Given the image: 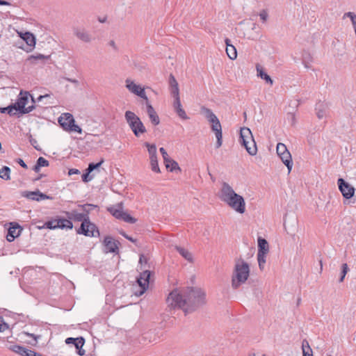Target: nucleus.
<instances>
[{"instance_id": "21", "label": "nucleus", "mask_w": 356, "mask_h": 356, "mask_svg": "<svg viewBox=\"0 0 356 356\" xmlns=\"http://www.w3.org/2000/svg\"><path fill=\"white\" fill-rule=\"evenodd\" d=\"M146 102L147 113L152 124L156 126L160 123L159 117L153 106L148 102V100Z\"/></svg>"}, {"instance_id": "28", "label": "nucleus", "mask_w": 356, "mask_h": 356, "mask_svg": "<svg viewBox=\"0 0 356 356\" xmlns=\"http://www.w3.org/2000/svg\"><path fill=\"white\" fill-rule=\"evenodd\" d=\"M9 349L10 350H12L13 352L17 353L18 355H19L21 356H26L27 353L29 351V349H27L26 348H25L24 346L17 345V344L11 345L9 347Z\"/></svg>"}, {"instance_id": "24", "label": "nucleus", "mask_w": 356, "mask_h": 356, "mask_svg": "<svg viewBox=\"0 0 356 356\" xmlns=\"http://www.w3.org/2000/svg\"><path fill=\"white\" fill-rule=\"evenodd\" d=\"M225 42L226 44V53L227 56L231 60H234L237 57V51L236 47L231 44V40L229 38H226L225 40Z\"/></svg>"}, {"instance_id": "5", "label": "nucleus", "mask_w": 356, "mask_h": 356, "mask_svg": "<svg viewBox=\"0 0 356 356\" xmlns=\"http://www.w3.org/2000/svg\"><path fill=\"white\" fill-rule=\"evenodd\" d=\"M201 113L211 124V130L215 133L217 139L216 148L218 149L220 147L222 143V127L218 118L210 108H208L205 106L201 107Z\"/></svg>"}, {"instance_id": "58", "label": "nucleus", "mask_w": 356, "mask_h": 356, "mask_svg": "<svg viewBox=\"0 0 356 356\" xmlns=\"http://www.w3.org/2000/svg\"><path fill=\"white\" fill-rule=\"evenodd\" d=\"M80 173V171L78 169L72 168L69 170L68 175H78Z\"/></svg>"}, {"instance_id": "48", "label": "nucleus", "mask_w": 356, "mask_h": 356, "mask_svg": "<svg viewBox=\"0 0 356 356\" xmlns=\"http://www.w3.org/2000/svg\"><path fill=\"white\" fill-rule=\"evenodd\" d=\"M302 62L306 63H312V56L311 54L307 51H304L302 54Z\"/></svg>"}, {"instance_id": "53", "label": "nucleus", "mask_w": 356, "mask_h": 356, "mask_svg": "<svg viewBox=\"0 0 356 356\" xmlns=\"http://www.w3.org/2000/svg\"><path fill=\"white\" fill-rule=\"evenodd\" d=\"M29 142L31 144V145L37 150H40V148L38 146V141L36 139L33 138L32 136L31 135L29 136Z\"/></svg>"}, {"instance_id": "11", "label": "nucleus", "mask_w": 356, "mask_h": 356, "mask_svg": "<svg viewBox=\"0 0 356 356\" xmlns=\"http://www.w3.org/2000/svg\"><path fill=\"white\" fill-rule=\"evenodd\" d=\"M77 234L90 237L99 236V232L97 226L90 221L89 218L87 221L81 223L80 227L77 230Z\"/></svg>"}, {"instance_id": "49", "label": "nucleus", "mask_w": 356, "mask_h": 356, "mask_svg": "<svg viewBox=\"0 0 356 356\" xmlns=\"http://www.w3.org/2000/svg\"><path fill=\"white\" fill-rule=\"evenodd\" d=\"M305 351H312V349L311 348L309 342L307 339H304L302 342V352Z\"/></svg>"}, {"instance_id": "10", "label": "nucleus", "mask_w": 356, "mask_h": 356, "mask_svg": "<svg viewBox=\"0 0 356 356\" xmlns=\"http://www.w3.org/2000/svg\"><path fill=\"white\" fill-rule=\"evenodd\" d=\"M276 150L277 156L280 158L283 163L286 166L288 172L289 173L291 171L293 167V161L291 153L287 149L286 146L282 143H279L277 145Z\"/></svg>"}, {"instance_id": "43", "label": "nucleus", "mask_w": 356, "mask_h": 356, "mask_svg": "<svg viewBox=\"0 0 356 356\" xmlns=\"http://www.w3.org/2000/svg\"><path fill=\"white\" fill-rule=\"evenodd\" d=\"M57 219H54L52 220L47 221L44 223V227L49 229H57Z\"/></svg>"}, {"instance_id": "35", "label": "nucleus", "mask_w": 356, "mask_h": 356, "mask_svg": "<svg viewBox=\"0 0 356 356\" xmlns=\"http://www.w3.org/2000/svg\"><path fill=\"white\" fill-rule=\"evenodd\" d=\"M145 146L147 147L149 153V158L157 156L156 146L154 144H149V143H145Z\"/></svg>"}, {"instance_id": "26", "label": "nucleus", "mask_w": 356, "mask_h": 356, "mask_svg": "<svg viewBox=\"0 0 356 356\" xmlns=\"http://www.w3.org/2000/svg\"><path fill=\"white\" fill-rule=\"evenodd\" d=\"M57 229H71L73 227V224L70 219L65 218H58L57 219Z\"/></svg>"}, {"instance_id": "54", "label": "nucleus", "mask_w": 356, "mask_h": 356, "mask_svg": "<svg viewBox=\"0 0 356 356\" xmlns=\"http://www.w3.org/2000/svg\"><path fill=\"white\" fill-rule=\"evenodd\" d=\"M169 85H170V87H174V86H178V83H177V80L175 79V76L172 74L170 75V77H169Z\"/></svg>"}, {"instance_id": "52", "label": "nucleus", "mask_w": 356, "mask_h": 356, "mask_svg": "<svg viewBox=\"0 0 356 356\" xmlns=\"http://www.w3.org/2000/svg\"><path fill=\"white\" fill-rule=\"evenodd\" d=\"M8 328V325L4 322L3 318L0 316V332H3Z\"/></svg>"}, {"instance_id": "32", "label": "nucleus", "mask_w": 356, "mask_h": 356, "mask_svg": "<svg viewBox=\"0 0 356 356\" xmlns=\"http://www.w3.org/2000/svg\"><path fill=\"white\" fill-rule=\"evenodd\" d=\"M256 68L258 73L257 75L261 79H264L267 83H269L270 85L273 84V79L268 74H267L266 72L263 71L262 68L259 66V65H257Z\"/></svg>"}, {"instance_id": "50", "label": "nucleus", "mask_w": 356, "mask_h": 356, "mask_svg": "<svg viewBox=\"0 0 356 356\" xmlns=\"http://www.w3.org/2000/svg\"><path fill=\"white\" fill-rule=\"evenodd\" d=\"M49 58V56H44L41 54H37L35 55H32L30 56V59H35V60H45L48 59Z\"/></svg>"}, {"instance_id": "45", "label": "nucleus", "mask_w": 356, "mask_h": 356, "mask_svg": "<svg viewBox=\"0 0 356 356\" xmlns=\"http://www.w3.org/2000/svg\"><path fill=\"white\" fill-rule=\"evenodd\" d=\"M90 172H88V170L86 169V172L81 176L83 181L88 182L93 179V176L90 175Z\"/></svg>"}, {"instance_id": "20", "label": "nucleus", "mask_w": 356, "mask_h": 356, "mask_svg": "<svg viewBox=\"0 0 356 356\" xmlns=\"http://www.w3.org/2000/svg\"><path fill=\"white\" fill-rule=\"evenodd\" d=\"M21 38L26 42L28 48L26 51H31L35 45V38L34 35L30 32H26L20 34Z\"/></svg>"}, {"instance_id": "3", "label": "nucleus", "mask_w": 356, "mask_h": 356, "mask_svg": "<svg viewBox=\"0 0 356 356\" xmlns=\"http://www.w3.org/2000/svg\"><path fill=\"white\" fill-rule=\"evenodd\" d=\"M250 275V267L247 262L243 259H238L234 266L232 276V287L237 289L244 284Z\"/></svg>"}, {"instance_id": "46", "label": "nucleus", "mask_w": 356, "mask_h": 356, "mask_svg": "<svg viewBox=\"0 0 356 356\" xmlns=\"http://www.w3.org/2000/svg\"><path fill=\"white\" fill-rule=\"evenodd\" d=\"M170 93L172 95L173 98H180L179 97V86L170 87Z\"/></svg>"}, {"instance_id": "64", "label": "nucleus", "mask_w": 356, "mask_h": 356, "mask_svg": "<svg viewBox=\"0 0 356 356\" xmlns=\"http://www.w3.org/2000/svg\"><path fill=\"white\" fill-rule=\"evenodd\" d=\"M49 97L48 95H40L38 97V101L40 102L41 101L42 99L44 98H46V97Z\"/></svg>"}, {"instance_id": "31", "label": "nucleus", "mask_w": 356, "mask_h": 356, "mask_svg": "<svg viewBox=\"0 0 356 356\" xmlns=\"http://www.w3.org/2000/svg\"><path fill=\"white\" fill-rule=\"evenodd\" d=\"M327 106L322 102H319L316 105V115L318 119H322L326 116Z\"/></svg>"}, {"instance_id": "33", "label": "nucleus", "mask_w": 356, "mask_h": 356, "mask_svg": "<svg viewBox=\"0 0 356 356\" xmlns=\"http://www.w3.org/2000/svg\"><path fill=\"white\" fill-rule=\"evenodd\" d=\"M0 111L1 113H8L10 116L15 115L18 112L14 104L7 107L1 108Z\"/></svg>"}, {"instance_id": "40", "label": "nucleus", "mask_w": 356, "mask_h": 356, "mask_svg": "<svg viewBox=\"0 0 356 356\" xmlns=\"http://www.w3.org/2000/svg\"><path fill=\"white\" fill-rule=\"evenodd\" d=\"M120 220H124L126 222L134 224L136 222V219L131 216L129 213L124 212L122 217Z\"/></svg>"}, {"instance_id": "63", "label": "nucleus", "mask_w": 356, "mask_h": 356, "mask_svg": "<svg viewBox=\"0 0 356 356\" xmlns=\"http://www.w3.org/2000/svg\"><path fill=\"white\" fill-rule=\"evenodd\" d=\"M109 45H110L111 47H113V49H117V47H116V45H115V42L113 40H111V41L109 42Z\"/></svg>"}, {"instance_id": "22", "label": "nucleus", "mask_w": 356, "mask_h": 356, "mask_svg": "<svg viewBox=\"0 0 356 356\" xmlns=\"http://www.w3.org/2000/svg\"><path fill=\"white\" fill-rule=\"evenodd\" d=\"M108 211L112 214L115 218L120 220L124 213L122 203H118L115 205H113L108 208Z\"/></svg>"}, {"instance_id": "57", "label": "nucleus", "mask_w": 356, "mask_h": 356, "mask_svg": "<svg viewBox=\"0 0 356 356\" xmlns=\"http://www.w3.org/2000/svg\"><path fill=\"white\" fill-rule=\"evenodd\" d=\"M16 161L23 168H24V169H27L28 168L27 165L25 163V162L22 159L19 158V159H17Z\"/></svg>"}, {"instance_id": "13", "label": "nucleus", "mask_w": 356, "mask_h": 356, "mask_svg": "<svg viewBox=\"0 0 356 356\" xmlns=\"http://www.w3.org/2000/svg\"><path fill=\"white\" fill-rule=\"evenodd\" d=\"M337 184L339 189L343 197L346 199H350L354 195L355 188L346 181L343 178L338 179Z\"/></svg>"}, {"instance_id": "27", "label": "nucleus", "mask_w": 356, "mask_h": 356, "mask_svg": "<svg viewBox=\"0 0 356 356\" xmlns=\"http://www.w3.org/2000/svg\"><path fill=\"white\" fill-rule=\"evenodd\" d=\"M175 248L186 260L189 262L193 261V255L188 250L177 245Z\"/></svg>"}, {"instance_id": "14", "label": "nucleus", "mask_w": 356, "mask_h": 356, "mask_svg": "<svg viewBox=\"0 0 356 356\" xmlns=\"http://www.w3.org/2000/svg\"><path fill=\"white\" fill-rule=\"evenodd\" d=\"M22 196L31 200L40 202L44 200H51L52 197L47 195L44 193H42L39 190H36L35 191H23L22 193Z\"/></svg>"}, {"instance_id": "18", "label": "nucleus", "mask_w": 356, "mask_h": 356, "mask_svg": "<svg viewBox=\"0 0 356 356\" xmlns=\"http://www.w3.org/2000/svg\"><path fill=\"white\" fill-rule=\"evenodd\" d=\"M22 227L17 222H10V226L8 228L6 239L9 242H12L15 238L20 235Z\"/></svg>"}, {"instance_id": "39", "label": "nucleus", "mask_w": 356, "mask_h": 356, "mask_svg": "<svg viewBox=\"0 0 356 356\" xmlns=\"http://www.w3.org/2000/svg\"><path fill=\"white\" fill-rule=\"evenodd\" d=\"M79 207H81L82 209V210L84 212V214H87L88 216L90 211L95 208H97V206L92 204H85L83 205H79Z\"/></svg>"}, {"instance_id": "44", "label": "nucleus", "mask_w": 356, "mask_h": 356, "mask_svg": "<svg viewBox=\"0 0 356 356\" xmlns=\"http://www.w3.org/2000/svg\"><path fill=\"white\" fill-rule=\"evenodd\" d=\"M348 270V266L347 264H343L341 266V277L339 278V282H342L345 278V276Z\"/></svg>"}, {"instance_id": "36", "label": "nucleus", "mask_w": 356, "mask_h": 356, "mask_svg": "<svg viewBox=\"0 0 356 356\" xmlns=\"http://www.w3.org/2000/svg\"><path fill=\"white\" fill-rule=\"evenodd\" d=\"M348 17L350 18L352 25L356 33V14L353 12H347L344 13L343 18Z\"/></svg>"}, {"instance_id": "55", "label": "nucleus", "mask_w": 356, "mask_h": 356, "mask_svg": "<svg viewBox=\"0 0 356 356\" xmlns=\"http://www.w3.org/2000/svg\"><path fill=\"white\" fill-rule=\"evenodd\" d=\"M159 151L161 152V154H162V156H163V161L165 162L167 159H168L170 158V156H168L167 152L165 151V149L163 148V147H161L159 149Z\"/></svg>"}, {"instance_id": "47", "label": "nucleus", "mask_w": 356, "mask_h": 356, "mask_svg": "<svg viewBox=\"0 0 356 356\" xmlns=\"http://www.w3.org/2000/svg\"><path fill=\"white\" fill-rule=\"evenodd\" d=\"M176 113L178 115V116L181 118L182 120H187L188 119V115H186L185 111L183 109V108H180L178 110H177Z\"/></svg>"}, {"instance_id": "12", "label": "nucleus", "mask_w": 356, "mask_h": 356, "mask_svg": "<svg viewBox=\"0 0 356 356\" xmlns=\"http://www.w3.org/2000/svg\"><path fill=\"white\" fill-rule=\"evenodd\" d=\"M150 271L145 270L141 273L137 278V283L140 287V290L135 293L136 296H142L147 289L149 283Z\"/></svg>"}, {"instance_id": "4", "label": "nucleus", "mask_w": 356, "mask_h": 356, "mask_svg": "<svg viewBox=\"0 0 356 356\" xmlns=\"http://www.w3.org/2000/svg\"><path fill=\"white\" fill-rule=\"evenodd\" d=\"M201 113L211 124V130L215 133L217 139L216 148L218 149L220 147L222 143V127L218 118L210 108H208L205 106L201 107Z\"/></svg>"}, {"instance_id": "59", "label": "nucleus", "mask_w": 356, "mask_h": 356, "mask_svg": "<svg viewBox=\"0 0 356 356\" xmlns=\"http://www.w3.org/2000/svg\"><path fill=\"white\" fill-rule=\"evenodd\" d=\"M121 234L125 238H127V240L133 242V243H135L136 242V239L133 238L131 236H128L127 234H125L124 232H122Z\"/></svg>"}, {"instance_id": "9", "label": "nucleus", "mask_w": 356, "mask_h": 356, "mask_svg": "<svg viewBox=\"0 0 356 356\" xmlns=\"http://www.w3.org/2000/svg\"><path fill=\"white\" fill-rule=\"evenodd\" d=\"M29 95H30V94L28 92H20L19 95H18L16 102L14 104V105L15 106L18 112L21 114L29 113L31 111H32L35 108L34 104H32L31 106L26 107V105L27 104V103L29 102ZM32 102H33V104L35 103V100L33 97H32Z\"/></svg>"}, {"instance_id": "38", "label": "nucleus", "mask_w": 356, "mask_h": 356, "mask_svg": "<svg viewBox=\"0 0 356 356\" xmlns=\"http://www.w3.org/2000/svg\"><path fill=\"white\" fill-rule=\"evenodd\" d=\"M266 253H257V261L259 264V267L260 270H263L264 268V265L266 264Z\"/></svg>"}, {"instance_id": "1", "label": "nucleus", "mask_w": 356, "mask_h": 356, "mask_svg": "<svg viewBox=\"0 0 356 356\" xmlns=\"http://www.w3.org/2000/svg\"><path fill=\"white\" fill-rule=\"evenodd\" d=\"M167 302L172 308L181 309L185 313H189L206 303V294L200 288L176 289L169 293Z\"/></svg>"}, {"instance_id": "62", "label": "nucleus", "mask_w": 356, "mask_h": 356, "mask_svg": "<svg viewBox=\"0 0 356 356\" xmlns=\"http://www.w3.org/2000/svg\"><path fill=\"white\" fill-rule=\"evenodd\" d=\"M107 20V17L105 16V17H98V21L100 22V23H105Z\"/></svg>"}, {"instance_id": "56", "label": "nucleus", "mask_w": 356, "mask_h": 356, "mask_svg": "<svg viewBox=\"0 0 356 356\" xmlns=\"http://www.w3.org/2000/svg\"><path fill=\"white\" fill-rule=\"evenodd\" d=\"M259 17H260V19L263 21V22H266L267 18H268V13L266 10H262L260 13H259Z\"/></svg>"}, {"instance_id": "60", "label": "nucleus", "mask_w": 356, "mask_h": 356, "mask_svg": "<svg viewBox=\"0 0 356 356\" xmlns=\"http://www.w3.org/2000/svg\"><path fill=\"white\" fill-rule=\"evenodd\" d=\"M10 3L7 1H4V0H0V6H10Z\"/></svg>"}, {"instance_id": "23", "label": "nucleus", "mask_w": 356, "mask_h": 356, "mask_svg": "<svg viewBox=\"0 0 356 356\" xmlns=\"http://www.w3.org/2000/svg\"><path fill=\"white\" fill-rule=\"evenodd\" d=\"M104 243L106 249V252L115 253L118 250V245L117 243L113 240L111 236H106L104 240Z\"/></svg>"}, {"instance_id": "34", "label": "nucleus", "mask_w": 356, "mask_h": 356, "mask_svg": "<svg viewBox=\"0 0 356 356\" xmlns=\"http://www.w3.org/2000/svg\"><path fill=\"white\" fill-rule=\"evenodd\" d=\"M0 178L8 181L10 179V168L8 166H3L0 169Z\"/></svg>"}, {"instance_id": "61", "label": "nucleus", "mask_w": 356, "mask_h": 356, "mask_svg": "<svg viewBox=\"0 0 356 356\" xmlns=\"http://www.w3.org/2000/svg\"><path fill=\"white\" fill-rule=\"evenodd\" d=\"M303 356H313L312 351H305L302 352Z\"/></svg>"}, {"instance_id": "19", "label": "nucleus", "mask_w": 356, "mask_h": 356, "mask_svg": "<svg viewBox=\"0 0 356 356\" xmlns=\"http://www.w3.org/2000/svg\"><path fill=\"white\" fill-rule=\"evenodd\" d=\"M65 216L70 220H73L77 222H85L88 220L89 216L87 214H84L83 213H79L76 210H72V211H65Z\"/></svg>"}, {"instance_id": "2", "label": "nucleus", "mask_w": 356, "mask_h": 356, "mask_svg": "<svg viewBox=\"0 0 356 356\" xmlns=\"http://www.w3.org/2000/svg\"><path fill=\"white\" fill-rule=\"evenodd\" d=\"M218 197L221 201L227 204L235 211L241 214L245 213V202L244 198L237 194L227 182H222Z\"/></svg>"}, {"instance_id": "25", "label": "nucleus", "mask_w": 356, "mask_h": 356, "mask_svg": "<svg viewBox=\"0 0 356 356\" xmlns=\"http://www.w3.org/2000/svg\"><path fill=\"white\" fill-rule=\"evenodd\" d=\"M258 242V252L257 253H266L268 254L269 252L268 243L265 238L259 237L257 239Z\"/></svg>"}, {"instance_id": "15", "label": "nucleus", "mask_w": 356, "mask_h": 356, "mask_svg": "<svg viewBox=\"0 0 356 356\" xmlns=\"http://www.w3.org/2000/svg\"><path fill=\"white\" fill-rule=\"evenodd\" d=\"M126 87L132 93L139 96L146 101L148 100L144 88H142L140 86L136 85L133 81L129 79L126 80Z\"/></svg>"}, {"instance_id": "42", "label": "nucleus", "mask_w": 356, "mask_h": 356, "mask_svg": "<svg viewBox=\"0 0 356 356\" xmlns=\"http://www.w3.org/2000/svg\"><path fill=\"white\" fill-rule=\"evenodd\" d=\"M104 159H101V161L97 163H89L88 165V172H92L94 170H96V169H98L101 165L104 163Z\"/></svg>"}, {"instance_id": "16", "label": "nucleus", "mask_w": 356, "mask_h": 356, "mask_svg": "<svg viewBox=\"0 0 356 356\" xmlns=\"http://www.w3.org/2000/svg\"><path fill=\"white\" fill-rule=\"evenodd\" d=\"M65 343L67 344H73L75 346L77 350V353L79 355L82 356L85 355L86 351L85 350L83 349V346L84 345L85 343V339L83 337H68L65 339Z\"/></svg>"}, {"instance_id": "51", "label": "nucleus", "mask_w": 356, "mask_h": 356, "mask_svg": "<svg viewBox=\"0 0 356 356\" xmlns=\"http://www.w3.org/2000/svg\"><path fill=\"white\" fill-rule=\"evenodd\" d=\"M181 107H182V106L181 104L180 98L174 99L173 108H174L175 111H176L177 110H178L179 108H180Z\"/></svg>"}, {"instance_id": "41", "label": "nucleus", "mask_w": 356, "mask_h": 356, "mask_svg": "<svg viewBox=\"0 0 356 356\" xmlns=\"http://www.w3.org/2000/svg\"><path fill=\"white\" fill-rule=\"evenodd\" d=\"M24 334L33 338V341L29 342V343L32 346H36L38 343V340L41 337L40 335H35L34 334L29 333L27 332H24Z\"/></svg>"}, {"instance_id": "8", "label": "nucleus", "mask_w": 356, "mask_h": 356, "mask_svg": "<svg viewBox=\"0 0 356 356\" xmlns=\"http://www.w3.org/2000/svg\"><path fill=\"white\" fill-rule=\"evenodd\" d=\"M58 123L63 130L68 132L82 133V129L75 123L73 115L70 113H64L58 118Z\"/></svg>"}, {"instance_id": "29", "label": "nucleus", "mask_w": 356, "mask_h": 356, "mask_svg": "<svg viewBox=\"0 0 356 356\" xmlns=\"http://www.w3.org/2000/svg\"><path fill=\"white\" fill-rule=\"evenodd\" d=\"M49 162L44 158L40 156L38 159L35 165L33 168V170L35 172H39L42 167H47Z\"/></svg>"}, {"instance_id": "6", "label": "nucleus", "mask_w": 356, "mask_h": 356, "mask_svg": "<svg viewBox=\"0 0 356 356\" xmlns=\"http://www.w3.org/2000/svg\"><path fill=\"white\" fill-rule=\"evenodd\" d=\"M124 118L135 136L139 137L141 134L147 132L141 120L134 112L131 111H126Z\"/></svg>"}, {"instance_id": "7", "label": "nucleus", "mask_w": 356, "mask_h": 356, "mask_svg": "<svg viewBox=\"0 0 356 356\" xmlns=\"http://www.w3.org/2000/svg\"><path fill=\"white\" fill-rule=\"evenodd\" d=\"M240 143L252 156L257 154L256 143L253 138L250 129L248 127H243L240 130Z\"/></svg>"}, {"instance_id": "30", "label": "nucleus", "mask_w": 356, "mask_h": 356, "mask_svg": "<svg viewBox=\"0 0 356 356\" xmlns=\"http://www.w3.org/2000/svg\"><path fill=\"white\" fill-rule=\"evenodd\" d=\"M165 165V167L168 170H169L170 172H174V171H181V169L177 163V162H176L175 161H174L173 159H172L170 157L167 159L165 162H164Z\"/></svg>"}, {"instance_id": "37", "label": "nucleus", "mask_w": 356, "mask_h": 356, "mask_svg": "<svg viewBox=\"0 0 356 356\" xmlns=\"http://www.w3.org/2000/svg\"><path fill=\"white\" fill-rule=\"evenodd\" d=\"M149 160L152 170L156 173L160 172L157 156L149 158Z\"/></svg>"}, {"instance_id": "17", "label": "nucleus", "mask_w": 356, "mask_h": 356, "mask_svg": "<svg viewBox=\"0 0 356 356\" xmlns=\"http://www.w3.org/2000/svg\"><path fill=\"white\" fill-rule=\"evenodd\" d=\"M73 34L82 42L88 43L91 42L92 38L90 34L85 28L81 26H74L72 29Z\"/></svg>"}]
</instances>
